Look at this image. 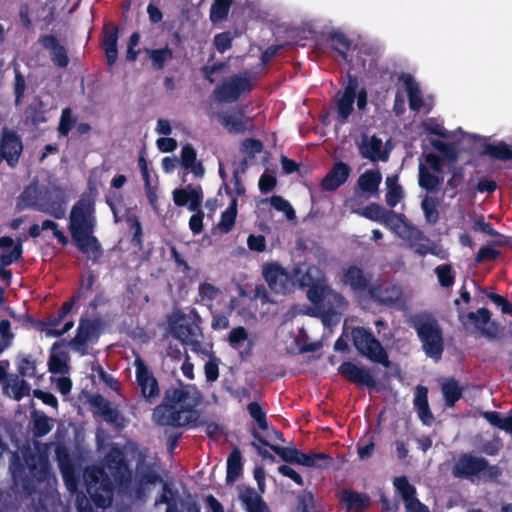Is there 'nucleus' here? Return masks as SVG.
<instances>
[{"instance_id":"1","label":"nucleus","mask_w":512,"mask_h":512,"mask_svg":"<svg viewBox=\"0 0 512 512\" xmlns=\"http://www.w3.org/2000/svg\"><path fill=\"white\" fill-rule=\"evenodd\" d=\"M202 395L195 385L184 384L165 389L163 398L153 411V418L159 425L182 427L193 422L195 408Z\"/></svg>"},{"instance_id":"2","label":"nucleus","mask_w":512,"mask_h":512,"mask_svg":"<svg viewBox=\"0 0 512 512\" xmlns=\"http://www.w3.org/2000/svg\"><path fill=\"white\" fill-rule=\"evenodd\" d=\"M96 225L94 200L81 197L71 208L68 230L78 251L94 263L103 255L102 245L94 235Z\"/></svg>"},{"instance_id":"3","label":"nucleus","mask_w":512,"mask_h":512,"mask_svg":"<svg viewBox=\"0 0 512 512\" xmlns=\"http://www.w3.org/2000/svg\"><path fill=\"white\" fill-rule=\"evenodd\" d=\"M201 322V316L193 308L189 313H175L169 320V328L172 336L183 345L190 346L193 352L206 354L207 350L202 347L204 335Z\"/></svg>"},{"instance_id":"4","label":"nucleus","mask_w":512,"mask_h":512,"mask_svg":"<svg viewBox=\"0 0 512 512\" xmlns=\"http://www.w3.org/2000/svg\"><path fill=\"white\" fill-rule=\"evenodd\" d=\"M502 474L499 465L490 464L486 458L472 453L460 454L452 466V475L457 479L473 480L482 475L484 482H499Z\"/></svg>"},{"instance_id":"5","label":"nucleus","mask_w":512,"mask_h":512,"mask_svg":"<svg viewBox=\"0 0 512 512\" xmlns=\"http://www.w3.org/2000/svg\"><path fill=\"white\" fill-rule=\"evenodd\" d=\"M410 326L416 331L425 354L436 362L439 361L444 351V339L438 321L431 316L415 315Z\"/></svg>"},{"instance_id":"6","label":"nucleus","mask_w":512,"mask_h":512,"mask_svg":"<svg viewBox=\"0 0 512 512\" xmlns=\"http://www.w3.org/2000/svg\"><path fill=\"white\" fill-rule=\"evenodd\" d=\"M27 469L32 478L37 481H43L48 473V463L42 461L35 454L30 453L25 455L24 462L20 459L18 454H13L10 463L13 482L16 486L20 485L27 494L31 495L35 487L32 479L26 473Z\"/></svg>"},{"instance_id":"7","label":"nucleus","mask_w":512,"mask_h":512,"mask_svg":"<svg viewBox=\"0 0 512 512\" xmlns=\"http://www.w3.org/2000/svg\"><path fill=\"white\" fill-rule=\"evenodd\" d=\"M351 340L357 352L363 357L385 368L391 366L386 349L369 329L362 326L353 327Z\"/></svg>"},{"instance_id":"8","label":"nucleus","mask_w":512,"mask_h":512,"mask_svg":"<svg viewBox=\"0 0 512 512\" xmlns=\"http://www.w3.org/2000/svg\"><path fill=\"white\" fill-rule=\"evenodd\" d=\"M253 437L264 446H268L275 454H277L283 461L288 463H295L306 467L325 468L328 467L333 458L323 452L319 453H304L297 448L282 447L270 444L265 440L257 431H253Z\"/></svg>"},{"instance_id":"9","label":"nucleus","mask_w":512,"mask_h":512,"mask_svg":"<svg viewBox=\"0 0 512 512\" xmlns=\"http://www.w3.org/2000/svg\"><path fill=\"white\" fill-rule=\"evenodd\" d=\"M252 89V79L245 72L244 74H234L223 80L214 88L213 94L219 103H233L238 101L242 95L250 93Z\"/></svg>"},{"instance_id":"10","label":"nucleus","mask_w":512,"mask_h":512,"mask_svg":"<svg viewBox=\"0 0 512 512\" xmlns=\"http://www.w3.org/2000/svg\"><path fill=\"white\" fill-rule=\"evenodd\" d=\"M458 319L467 331L474 325L482 336L488 339L498 337L500 325L496 321H491V312L486 307H481L475 312H464L459 309Z\"/></svg>"},{"instance_id":"11","label":"nucleus","mask_w":512,"mask_h":512,"mask_svg":"<svg viewBox=\"0 0 512 512\" xmlns=\"http://www.w3.org/2000/svg\"><path fill=\"white\" fill-rule=\"evenodd\" d=\"M262 276L270 290L276 294L286 295L294 291L292 273L278 262L265 263L262 266Z\"/></svg>"},{"instance_id":"12","label":"nucleus","mask_w":512,"mask_h":512,"mask_svg":"<svg viewBox=\"0 0 512 512\" xmlns=\"http://www.w3.org/2000/svg\"><path fill=\"white\" fill-rule=\"evenodd\" d=\"M369 296L381 306L400 309L405 305L403 288L398 283L373 284L369 288Z\"/></svg>"},{"instance_id":"13","label":"nucleus","mask_w":512,"mask_h":512,"mask_svg":"<svg viewBox=\"0 0 512 512\" xmlns=\"http://www.w3.org/2000/svg\"><path fill=\"white\" fill-rule=\"evenodd\" d=\"M134 365L136 368V383L141 396L148 404H155L161 394L158 380L140 357L135 359Z\"/></svg>"},{"instance_id":"14","label":"nucleus","mask_w":512,"mask_h":512,"mask_svg":"<svg viewBox=\"0 0 512 512\" xmlns=\"http://www.w3.org/2000/svg\"><path fill=\"white\" fill-rule=\"evenodd\" d=\"M23 142L17 131L3 127L0 135V162L15 168L23 152Z\"/></svg>"},{"instance_id":"15","label":"nucleus","mask_w":512,"mask_h":512,"mask_svg":"<svg viewBox=\"0 0 512 512\" xmlns=\"http://www.w3.org/2000/svg\"><path fill=\"white\" fill-rule=\"evenodd\" d=\"M101 320L88 319L81 317L79 320L77 333L74 338L69 341V346L81 355L87 354V343H96L100 336Z\"/></svg>"},{"instance_id":"16","label":"nucleus","mask_w":512,"mask_h":512,"mask_svg":"<svg viewBox=\"0 0 512 512\" xmlns=\"http://www.w3.org/2000/svg\"><path fill=\"white\" fill-rule=\"evenodd\" d=\"M359 88L357 76L350 73L347 74V82L342 93L335 100L336 119L340 125L348 122L349 116L354 111V103L356 98V90Z\"/></svg>"},{"instance_id":"17","label":"nucleus","mask_w":512,"mask_h":512,"mask_svg":"<svg viewBox=\"0 0 512 512\" xmlns=\"http://www.w3.org/2000/svg\"><path fill=\"white\" fill-rule=\"evenodd\" d=\"M217 119L230 134L244 133L253 126V120L245 115L243 108H235L229 112H219L217 113Z\"/></svg>"},{"instance_id":"18","label":"nucleus","mask_w":512,"mask_h":512,"mask_svg":"<svg viewBox=\"0 0 512 512\" xmlns=\"http://www.w3.org/2000/svg\"><path fill=\"white\" fill-rule=\"evenodd\" d=\"M338 373L349 382L358 386H365L367 388H374L376 386V381L370 370L363 366L359 367L351 361L341 363L338 367Z\"/></svg>"},{"instance_id":"19","label":"nucleus","mask_w":512,"mask_h":512,"mask_svg":"<svg viewBox=\"0 0 512 512\" xmlns=\"http://www.w3.org/2000/svg\"><path fill=\"white\" fill-rule=\"evenodd\" d=\"M39 43L49 52L50 59L56 67H68L70 62L68 51L66 47L59 42L55 35H41L39 38Z\"/></svg>"},{"instance_id":"20","label":"nucleus","mask_w":512,"mask_h":512,"mask_svg":"<svg viewBox=\"0 0 512 512\" xmlns=\"http://www.w3.org/2000/svg\"><path fill=\"white\" fill-rule=\"evenodd\" d=\"M48 104L40 96H34L24 110L23 123L33 129L48 121Z\"/></svg>"},{"instance_id":"21","label":"nucleus","mask_w":512,"mask_h":512,"mask_svg":"<svg viewBox=\"0 0 512 512\" xmlns=\"http://www.w3.org/2000/svg\"><path fill=\"white\" fill-rule=\"evenodd\" d=\"M88 495L97 508L105 509L111 505L113 483L107 473L103 475L96 485H90Z\"/></svg>"},{"instance_id":"22","label":"nucleus","mask_w":512,"mask_h":512,"mask_svg":"<svg viewBox=\"0 0 512 512\" xmlns=\"http://www.w3.org/2000/svg\"><path fill=\"white\" fill-rule=\"evenodd\" d=\"M351 174V168L342 161L335 162L329 172L321 180L320 186L323 191H335L342 186Z\"/></svg>"},{"instance_id":"23","label":"nucleus","mask_w":512,"mask_h":512,"mask_svg":"<svg viewBox=\"0 0 512 512\" xmlns=\"http://www.w3.org/2000/svg\"><path fill=\"white\" fill-rule=\"evenodd\" d=\"M173 201L176 206H188L190 211L198 210L203 201V192L201 186L194 187L188 184L183 189H175L173 191Z\"/></svg>"},{"instance_id":"24","label":"nucleus","mask_w":512,"mask_h":512,"mask_svg":"<svg viewBox=\"0 0 512 512\" xmlns=\"http://www.w3.org/2000/svg\"><path fill=\"white\" fill-rule=\"evenodd\" d=\"M291 273L293 276L294 289L297 286L301 289L307 288L324 277L317 266L307 263L296 264Z\"/></svg>"},{"instance_id":"25","label":"nucleus","mask_w":512,"mask_h":512,"mask_svg":"<svg viewBox=\"0 0 512 512\" xmlns=\"http://www.w3.org/2000/svg\"><path fill=\"white\" fill-rule=\"evenodd\" d=\"M371 277L367 275L364 270L356 265H349L343 269L341 281L346 286H349L352 291L363 292L368 291Z\"/></svg>"},{"instance_id":"26","label":"nucleus","mask_w":512,"mask_h":512,"mask_svg":"<svg viewBox=\"0 0 512 512\" xmlns=\"http://www.w3.org/2000/svg\"><path fill=\"white\" fill-rule=\"evenodd\" d=\"M105 465L115 481L121 482L129 472L124 452L118 447H112L105 456Z\"/></svg>"},{"instance_id":"27","label":"nucleus","mask_w":512,"mask_h":512,"mask_svg":"<svg viewBox=\"0 0 512 512\" xmlns=\"http://www.w3.org/2000/svg\"><path fill=\"white\" fill-rule=\"evenodd\" d=\"M102 34L101 47L104 50L107 65L112 67L118 58L117 43L119 30L113 23H108L104 25Z\"/></svg>"},{"instance_id":"28","label":"nucleus","mask_w":512,"mask_h":512,"mask_svg":"<svg viewBox=\"0 0 512 512\" xmlns=\"http://www.w3.org/2000/svg\"><path fill=\"white\" fill-rule=\"evenodd\" d=\"M22 200L33 209L48 214L55 219H62L66 213V202L64 200L51 201L49 203H37L30 197V190L26 188L21 194Z\"/></svg>"},{"instance_id":"29","label":"nucleus","mask_w":512,"mask_h":512,"mask_svg":"<svg viewBox=\"0 0 512 512\" xmlns=\"http://www.w3.org/2000/svg\"><path fill=\"white\" fill-rule=\"evenodd\" d=\"M340 503L348 512H364L370 507V497L353 489L345 488L341 491Z\"/></svg>"},{"instance_id":"30","label":"nucleus","mask_w":512,"mask_h":512,"mask_svg":"<svg viewBox=\"0 0 512 512\" xmlns=\"http://www.w3.org/2000/svg\"><path fill=\"white\" fill-rule=\"evenodd\" d=\"M359 150L361 156L371 162H386L389 158V153L382 150V140L376 135H373L370 138L364 137L361 145L359 146Z\"/></svg>"},{"instance_id":"31","label":"nucleus","mask_w":512,"mask_h":512,"mask_svg":"<svg viewBox=\"0 0 512 512\" xmlns=\"http://www.w3.org/2000/svg\"><path fill=\"white\" fill-rule=\"evenodd\" d=\"M414 409L423 425L431 426L435 418L428 403V388L423 385L416 387L414 399Z\"/></svg>"},{"instance_id":"32","label":"nucleus","mask_w":512,"mask_h":512,"mask_svg":"<svg viewBox=\"0 0 512 512\" xmlns=\"http://www.w3.org/2000/svg\"><path fill=\"white\" fill-rule=\"evenodd\" d=\"M227 340L230 347L240 350L239 354L242 359H246L252 355L254 343L248 340V332L243 326L231 329Z\"/></svg>"},{"instance_id":"33","label":"nucleus","mask_w":512,"mask_h":512,"mask_svg":"<svg viewBox=\"0 0 512 512\" xmlns=\"http://www.w3.org/2000/svg\"><path fill=\"white\" fill-rule=\"evenodd\" d=\"M180 164L185 170L193 173L195 178H202L205 174V168L202 162L197 160V152L191 144L182 147Z\"/></svg>"},{"instance_id":"34","label":"nucleus","mask_w":512,"mask_h":512,"mask_svg":"<svg viewBox=\"0 0 512 512\" xmlns=\"http://www.w3.org/2000/svg\"><path fill=\"white\" fill-rule=\"evenodd\" d=\"M62 342L53 343L48 359V369L52 374H66L69 370V355L66 351L60 350Z\"/></svg>"},{"instance_id":"35","label":"nucleus","mask_w":512,"mask_h":512,"mask_svg":"<svg viewBox=\"0 0 512 512\" xmlns=\"http://www.w3.org/2000/svg\"><path fill=\"white\" fill-rule=\"evenodd\" d=\"M22 245H14V241L9 236L0 238V265L7 267L17 262L22 257Z\"/></svg>"},{"instance_id":"36","label":"nucleus","mask_w":512,"mask_h":512,"mask_svg":"<svg viewBox=\"0 0 512 512\" xmlns=\"http://www.w3.org/2000/svg\"><path fill=\"white\" fill-rule=\"evenodd\" d=\"M239 499L247 512H271L263 498L250 486L240 491Z\"/></svg>"},{"instance_id":"37","label":"nucleus","mask_w":512,"mask_h":512,"mask_svg":"<svg viewBox=\"0 0 512 512\" xmlns=\"http://www.w3.org/2000/svg\"><path fill=\"white\" fill-rule=\"evenodd\" d=\"M480 154L493 160L510 161L512 160V147L504 141L491 143L485 140Z\"/></svg>"},{"instance_id":"38","label":"nucleus","mask_w":512,"mask_h":512,"mask_svg":"<svg viewBox=\"0 0 512 512\" xmlns=\"http://www.w3.org/2000/svg\"><path fill=\"white\" fill-rule=\"evenodd\" d=\"M418 184L428 193H437L443 183V178L429 170L423 163L419 164Z\"/></svg>"},{"instance_id":"39","label":"nucleus","mask_w":512,"mask_h":512,"mask_svg":"<svg viewBox=\"0 0 512 512\" xmlns=\"http://www.w3.org/2000/svg\"><path fill=\"white\" fill-rule=\"evenodd\" d=\"M401 80L408 95L410 109L412 111H419L423 107L424 101L418 83L410 74H403Z\"/></svg>"},{"instance_id":"40","label":"nucleus","mask_w":512,"mask_h":512,"mask_svg":"<svg viewBox=\"0 0 512 512\" xmlns=\"http://www.w3.org/2000/svg\"><path fill=\"white\" fill-rule=\"evenodd\" d=\"M440 199L429 194H425L421 200L420 207L424 215L425 222L429 225H435L440 219Z\"/></svg>"},{"instance_id":"41","label":"nucleus","mask_w":512,"mask_h":512,"mask_svg":"<svg viewBox=\"0 0 512 512\" xmlns=\"http://www.w3.org/2000/svg\"><path fill=\"white\" fill-rule=\"evenodd\" d=\"M381 181L382 174L379 170H366L359 176L357 185L362 192L375 194L379 190Z\"/></svg>"},{"instance_id":"42","label":"nucleus","mask_w":512,"mask_h":512,"mask_svg":"<svg viewBox=\"0 0 512 512\" xmlns=\"http://www.w3.org/2000/svg\"><path fill=\"white\" fill-rule=\"evenodd\" d=\"M242 471L241 451L234 448L227 458L226 484H233L241 476Z\"/></svg>"},{"instance_id":"43","label":"nucleus","mask_w":512,"mask_h":512,"mask_svg":"<svg viewBox=\"0 0 512 512\" xmlns=\"http://www.w3.org/2000/svg\"><path fill=\"white\" fill-rule=\"evenodd\" d=\"M238 213V200L235 197L231 198L229 206L221 213L218 229L222 234L229 233L236 222Z\"/></svg>"},{"instance_id":"44","label":"nucleus","mask_w":512,"mask_h":512,"mask_svg":"<svg viewBox=\"0 0 512 512\" xmlns=\"http://www.w3.org/2000/svg\"><path fill=\"white\" fill-rule=\"evenodd\" d=\"M445 404L447 407L452 408L458 402L463 393V389L459 386V383L454 378L448 379L442 384L441 387Z\"/></svg>"},{"instance_id":"45","label":"nucleus","mask_w":512,"mask_h":512,"mask_svg":"<svg viewBox=\"0 0 512 512\" xmlns=\"http://www.w3.org/2000/svg\"><path fill=\"white\" fill-rule=\"evenodd\" d=\"M307 298L315 306L320 307L324 300L327 298V294L330 291V287L325 284V279L322 277L316 283L307 287Z\"/></svg>"},{"instance_id":"46","label":"nucleus","mask_w":512,"mask_h":512,"mask_svg":"<svg viewBox=\"0 0 512 512\" xmlns=\"http://www.w3.org/2000/svg\"><path fill=\"white\" fill-rule=\"evenodd\" d=\"M147 54L152 67L156 70H162L165 63L174 57L173 51L168 46L159 49H147Z\"/></svg>"},{"instance_id":"47","label":"nucleus","mask_w":512,"mask_h":512,"mask_svg":"<svg viewBox=\"0 0 512 512\" xmlns=\"http://www.w3.org/2000/svg\"><path fill=\"white\" fill-rule=\"evenodd\" d=\"M329 40L332 48L337 51L340 57L344 61H348L347 52L350 50L352 42L341 32L331 33L329 36Z\"/></svg>"},{"instance_id":"48","label":"nucleus","mask_w":512,"mask_h":512,"mask_svg":"<svg viewBox=\"0 0 512 512\" xmlns=\"http://www.w3.org/2000/svg\"><path fill=\"white\" fill-rule=\"evenodd\" d=\"M233 0H213L210 8V20L217 23L225 20L229 14Z\"/></svg>"},{"instance_id":"49","label":"nucleus","mask_w":512,"mask_h":512,"mask_svg":"<svg viewBox=\"0 0 512 512\" xmlns=\"http://www.w3.org/2000/svg\"><path fill=\"white\" fill-rule=\"evenodd\" d=\"M26 91V80L19 67H14L13 94L14 103L19 106L23 103Z\"/></svg>"},{"instance_id":"50","label":"nucleus","mask_w":512,"mask_h":512,"mask_svg":"<svg viewBox=\"0 0 512 512\" xmlns=\"http://www.w3.org/2000/svg\"><path fill=\"white\" fill-rule=\"evenodd\" d=\"M395 490L401 496L403 502L416 496V488L410 484L406 476L396 477L393 481Z\"/></svg>"},{"instance_id":"51","label":"nucleus","mask_w":512,"mask_h":512,"mask_svg":"<svg viewBox=\"0 0 512 512\" xmlns=\"http://www.w3.org/2000/svg\"><path fill=\"white\" fill-rule=\"evenodd\" d=\"M267 201L270 202L271 206L279 211L283 212L288 220H294L296 218L295 210L292 205L280 195H273Z\"/></svg>"},{"instance_id":"52","label":"nucleus","mask_w":512,"mask_h":512,"mask_svg":"<svg viewBox=\"0 0 512 512\" xmlns=\"http://www.w3.org/2000/svg\"><path fill=\"white\" fill-rule=\"evenodd\" d=\"M174 492L167 482H163L162 493L155 500V505L166 504V512H177V505L173 500Z\"/></svg>"},{"instance_id":"53","label":"nucleus","mask_w":512,"mask_h":512,"mask_svg":"<svg viewBox=\"0 0 512 512\" xmlns=\"http://www.w3.org/2000/svg\"><path fill=\"white\" fill-rule=\"evenodd\" d=\"M77 302H79V295L71 297L68 301H65L58 310L57 315L50 318V327H56L61 324Z\"/></svg>"},{"instance_id":"54","label":"nucleus","mask_w":512,"mask_h":512,"mask_svg":"<svg viewBox=\"0 0 512 512\" xmlns=\"http://www.w3.org/2000/svg\"><path fill=\"white\" fill-rule=\"evenodd\" d=\"M247 410L261 430L268 429L266 413L258 402H250L247 406Z\"/></svg>"},{"instance_id":"55","label":"nucleus","mask_w":512,"mask_h":512,"mask_svg":"<svg viewBox=\"0 0 512 512\" xmlns=\"http://www.w3.org/2000/svg\"><path fill=\"white\" fill-rule=\"evenodd\" d=\"M435 273L437 275L439 284L442 287H451L454 284L455 276L452 267L449 264H442L436 267Z\"/></svg>"},{"instance_id":"56","label":"nucleus","mask_w":512,"mask_h":512,"mask_svg":"<svg viewBox=\"0 0 512 512\" xmlns=\"http://www.w3.org/2000/svg\"><path fill=\"white\" fill-rule=\"evenodd\" d=\"M76 120L72 115L70 108H64L61 112L60 121L58 125V132L62 136H68L74 127Z\"/></svg>"},{"instance_id":"57","label":"nucleus","mask_w":512,"mask_h":512,"mask_svg":"<svg viewBox=\"0 0 512 512\" xmlns=\"http://www.w3.org/2000/svg\"><path fill=\"white\" fill-rule=\"evenodd\" d=\"M264 145L262 141L254 138H247L241 143V151L247 154V157L252 160L256 154L263 151Z\"/></svg>"},{"instance_id":"58","label":"nucleus","mask_w":512,"mask_h":512,"mask_svg":"<svg viewBox=\"0 0 512 512\" xmlns=\"http://www.w3.org/2000/svg\"><path fill=\"white\" fill-rule=\"evenodd\" d=\"M385 210L386 209L384 207L377 203H370L361 210L360 215L369 220L380 223L384 216Z\"/></svg>"},{"instance_id":"59","label":"nucleus","mask_w":512,"mask_h":512,"mask_svg":"<svg viewBox=\"0 0 512 512\" xmlns=\"http://www.w3.org/2000/svg\"><path fill=\"white\" fill-rule=\"evenodd\" d=\"M232 41V33L230 31H225L214 36L213 44L219 53H224L232 47Z\"/></svg>"},{"instance_id":"60","label":"nucleus","mask_w":512,"mask_h":512,"mask_svg":"<svg viewBox=\"0 0 512 512\" xmlns=\"http://www.w3.org/2000/svg\"><path fill=\"white\" fill-rule=\"evenodd\" d=\"M326 300L327 304L329 305V307L326 310V313L329 315L334 313V308H343L344 306L347 305L345 297L341 293L336 292L331 288L329 293L327 294Z\"/></svg>"},{"instance_id":"61","label":"nucleus","mask_w":512,"mask_h":512,"mask_svg":"<svg viewBox=\"0 0 512 512\" xmlns=\"http://www.w3.org/2000/svg\"><path fill=\"white\" fill-rule=\"evenodd\" d=\"M41 228L43 230H51L53 236L57 239V241L63 245L66 246L69 243L68 237L64 234L62 230L59 229V225L57 222L53 220L46 219L42 222Z\"/></svg>"},{"instance_id":"62","label":"nucleus","mask_w":512,"mask_h":512,"mask_svg":"<svg viewBox=\"0 0 512 512\" xmlns=\"http://www.w3.org/2000/svg\"><path fill=\"white\" fill-rule=\"evenodd\" d=\"M18 373L22 377H33L36 373V362L30 355L21 357L18 364Z\"/></svg>"},{"instance_id":"63","label":"nucleus","mask_w":512,"mask_h":512,"mask_svg":"<svg viewBox=\"0 0 512 512\" xmlns=\"http://www.w3.org/2000/svg\"><path fill=\"white\" fill-rule=\"evenodd\" d=\"M130 230L133 231L131 242L134 246H142V225L137 216L127 218Z\"/></svg>"},{"instance_id":"64","label":"nucleus","mask_w":512,"mask_h":512,"mask_svg":"<svg viewBox=\"0 0 512 512\" xmlns=\"http://www.w3.org/2000/svg\"><path fill=\"white\" fill-rule=\"evenodd\" d=\"M432 146L438 150L440 153L444 155L449 161H456L457 159V151L453 144L445 143L440 140H433Z\"/></svg>"}]
</instances>
